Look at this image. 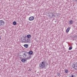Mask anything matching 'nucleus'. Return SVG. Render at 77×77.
I'll return each mask as SVG.
<instances>
[{
  "label": "nucleus",
  "mask_w": 77,
  "mask_h": 77,
  "mask_svg": "<svg viewBox=\"0 0 77 77\" xmlns=\"http://www.w3.org/2000/svg\"><path fill=\"white\" fill-rule=\"evenodd\" d=\"M26 38L30 40V38H31V35L30 34H28L26 36Z\"/></svg>",
  "instance_id": "nucleus-7"
},
{
  "label": "nucleus",
  "mask_w": 77,
  "mask_h": 77,
  "mask_svg": "<svg viewBox=\"0 0 77 77\" xmlns=\"http://www.w3.org/2000/svg\"><path fill=\"white\" fill-rule=\"evenodd\" d=\"M57 75L58 76H59V75H60V73H58L57 74Z\"/></svg>",
  "instance_id": "nucleus-16"
},
{
  "label": "nucleus",
  "mask_w": 77,
  "mask_h": 77,
  "mask_svg": "<svg viewBox=\"0 0 77 77\" xmlns=\"http://www.w3.org/2000/svg\"><path fill=\"white\" fill-rule=\"evenodd\" d=\"M74 77V76L73 75H72V76H71L70 77Z\"/></svg>",
  "instance_id": "nucleus-17"
},
{
  "label": "nucleus",
  "mask_w": 77,
  "mask_h": 77,
  "mask_svg": "<svg viewBox=\"0 0 77 77\" xmlns=\"http://www.w3.org/2000/svg\"><path fill=\"white\" fill-rule=\"evenodd\" d=\"M65 73H68V70L67 69L65 70Z\"/></svg>",
  "instance_id": "nucleus-14"
},
{
  "label": "nucleus",
  "mask_w": 77,
  "mask_h": 77,
  "mask_svg": "<svg viewBox=\"0 0 77 77\" xmlns=\"http://www.w3.org/2000/svg\"><path fill=\"white\" fill-rule=\"evenodd\" d=\"M72 68H74L75 69L77 70V62L73 63L72 64Z\"/></svg>",
  "instance_id": "nucleus-4"
},
{
  "label": "nucleus",
  "mask_w": 77,
  "mask_h": 77,
  "mask_svg": "<svg viewBox=\"0 0 77 77\" xmlns=\"http://www.w3.org/2000/svg\"><path fill=\"white\" fill-rule=\"evenodd\" d=\"M72 23H73V21L71 20H70L69 22V24H72Z\"/></svg>",
  "instance_id": "nucleus-11"
},
{
  "label": "nucleus",
  "mask_w": 77,
  "mask_h": 77,
  "mask_svg": "<svg viewBox=\"0 0 77 77\" xmlns=\"http://www.w3.org/2000/svg\"><path fill=\"white\" fill-rule=\"evenodd\" d=\"M27 54H29V53L27 52H22L20 53L19 56L20 57H19V58L20 59H22L21 60L22 62L23 63H26L27 62V59H25L24 58L27 56Z\"/></svg>",
  "instance_id": "nucleus-1"
},
{
  "label": "nucleus",
  "mask_w": 77,
  "mask_h": 77,
  "mask_svg": "<svg viewBox=\"0 0 77 77\" xmlns=\"http://www.w3.org/2000/svg\"><path fill=\"white\" fill-rule=\"evenodd\" d=\"M31 58V55L30 54L28 55H27L26 56V59L27 60H28V59H30Z\"/></svg>",
  "instance_id": "nucleus-8"
},
{
  "label": "nucleus",
  "mask_w": 77,
  "mask_h": 77,
  "mask_svg": "<svg viewBox=\"0 0 77 77\" xmlns=\"http://www.w3.org/2000/svg\"><path fill=\"white\" fill-rule=\"evenodd\" d=\"M1 37H0V40L1 39Z\"/></svg>",
  "instance_id": "nucleus-18"
},
{
  "label": "nucleus",
  "mask_w": 77,
  "mask_h": 77,
  "mask_svg": "<svg viewBox=\"0 0 77 77\" xmlns=\"http://www.w3.org/2000/svg\"><path fill=\"white\" fill-rule=\"evenodd\" d=\"M71 29V27H69L67 28V29L66 31V33H68V32H69V30Z\"/></svg>",
  "instance_id": "nucleus-9"
},
{
  "label": "nucleus",
  "mask_w": 77,
  "mask_h": 77,
  "mask_svg": "<svg viewBox=\"0 0 77 77\" xmlns=\"http://www.w3.org/2000/svg\"><path fill=\"white\" fill-rule=\"evenodd\" d=\"M34 19V17L31 16L29 18V21H33Z\"/></svg>",
  "instance_id": "nucleus-6"
},
{
  "label": "nucleus",
  "mask_w": 77,
  "mask_h": 77,
  "mask_svg": "<svg viewBox=\"0 0 77 77\" xmlns=\"http://www.w3.org/2000/svg\"><path fill=\"white\" fill-rule=\"evenodd\" d=\"M48 65V63L46 61H43L39 65V67L41 68H44Z\"/></svg>",
  "instance_id": "nucleus-3"
},
{
  "label": "nucleus",
  "mask_w": 77,
  "mask_h": 77,
  "mask_svg": "<svg viewBox=\"0 0 77 77\" xmlns=\"http://www.w3.org/2000/svg\"><path fill=\"white\" fill-rule=\"evenodd\" d=\"M13 25H17V22L16 21H14L13 22Z\"/></svg>",
  "instance_id": "nucleus-13"
},
{
  "label": "nucleus",
  "mask_w": 77,
  "mask_h": 77,
  "mask_svg": "<svg viewBox=\"0 0 77 77\" xmlns=\"http://www.w3.org/2000/svg\"><path fill=\"white\" fill-rule=\"evenodd\" d=\"M5 24V22L2 20H0V27L3 26Z\"/></svg>",
  "instance_id": "nucleus-5"
},
{
  "label": "nucleus",
  "mask_w": 77,
  "mask_h": 77,
  "mask_svg": "<svg viewBox=\"0 0 77 77\" xmlns=\"http://www.w3.org/2000/svg\"><path fill=\"white\" fill-rule=\"evenodd\" d=\"M29 54H29L30 55H32V54H33V51H29Z\"/></svg>",
  "instance_id": "nucleus-10"
},
{
  "label": "nucleus",
  "mask_w": 77,
  "mask_h": 77,
  "mask_svg": "<svg viewBox=\"0 0 77 77\" xmlns=\"http://www.w3.org/2000/svg\"><path fill=\"white\" fill-rule=\"evenodd\" d=\"M21 41L24 43H30V40H29L26 37V36H23L21 38Z\"/></svg>",
  "instance_id": "nucleus-2"
},
{
  "label": "nucleus",
  "mask_w": 77,
  "mask_h": 77,
  "mask_svg": "<svg viewBox=\"0 0 77 77\" xmlns=\"http://www.w3.org/2000/svg\"><path fill=\"white\" fill-rule=\"evenodd\" d=\"M24 46L25 48H27L29 47V45L27 44H25L24 45Z\"/></svg>",
  "instance_id": "nucleus-12"
},
{
  "label": "nucleus",
  "mask_w": 77,
  "mask_h": 77,
  "mask_svg": "<svg viewBox=\"0 0 77 77\" xmlns=\"http://www.w3.org/2000/svg\"><path fill=\"white\" fill-rule=\"evenodd\" d=\"M72 49V47H69V50H71Z\"/></svg>",
  "instance_id": "nucleus-15"
}]
</instances>
